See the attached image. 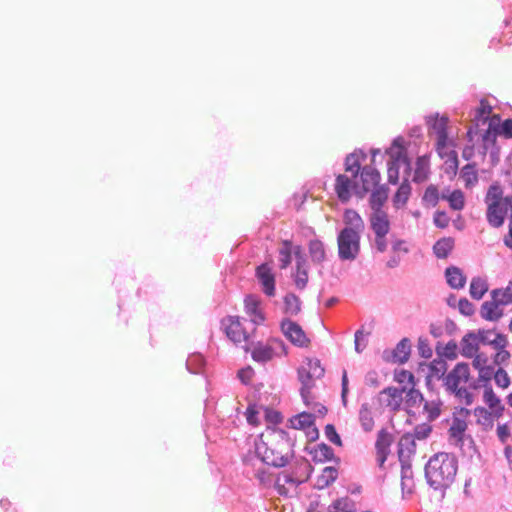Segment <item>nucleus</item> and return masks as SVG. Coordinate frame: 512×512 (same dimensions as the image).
<instances>
[{"label": "nucleus", "mask_w": 512, "mask_h": 512, "mask_svg": "<svg viewBox=\"0 0 512 512\" xmlns=\"http://www.w3.org/2000/svg\"><path fill=\"white\" fill-rule=\"evenodd\" d=\"M256 453L268 465L284 467L294 456L293 442L286 431L267 428L256 444Z\"/></svg>", "instance_id": "obj_1"}, {"label": "nucleus", "mask_w": 512, "mask_h": 512, "mask_svg": "<svg viewBox=\"0 0 512 512\" xmlns=\"http://www.w3.org/2000/svg\"><path fill=\"white\" fill-rule=\"evenodd\" d=\"M458 470V460L446 452L434 454L425 464L424 474L427 484L435 491L441 492L443 499L446 490L455 481Z\"/></svg>", "instance_id": "obj_2"}, {"label": "nucleus", "mask_w": 512, "mask_h": 512, "mask_svg": "<svg viewBox=\"0 0 512 512\" xmlns=\"http://www.w3.org/2000/svg\"><path fill=\"white\" fill-rule=\"evenodd\" d=\"M354 178L346 174H338L335 178L334 190L341 204H348L352 196L364 199L370 191V183L377 184L381 181V174L376 167L367 165L361 178Z\"/></svg>", "instance_id": "obj_3"}, {"label": "nucleus", "mask_w": 512, "mask_h": 512, "mask_svg": "<svg viewBox=\"0 0 512 512\" xmlns=\"http://www.w3.org/2000/svg\"><path fill=\"white\" fill-rule=\"evenodd\" d=\"M293 429L302 430L307 438L308 444L306 451L312 456V460L316 463L320 461L317 457L320 445L316 443L319 438V431L316 426V416L311 413L302 412L289 419Z\"/></svg>", "instance_id": "obj_4"}, {"label": "nucleus", "mask_w": 512, "mask_h": 512, "mask_svg": "<svg viewBox=\"0 0 512 512\" xmlns=\"http://www.w3.org/2000/svg\"><path fill=\"white\" fill-rule=\"evenodd\" d=\"M360 231L343 228L337 235L338 257L342 261H353L360 253Z\"/></svg>", "instance_id": "obj_5"}, {"label": "nucleus", "mask_w": 512, "mask_h": 512, "mask_svg": "<svg viewBox=\"0 0 512 512\" xmlns=\"http://www.w3.org/2000/svg\"><path fill=\"white\" fill-rule=\"evenodd\" d=\"M288 354L287 346L279 338H269L266 342H258L251 352L256 362L265 363Z\"/></svg>", "instance_id": "obj_6"}, {"label": "nucleus", "mask_w": 512, "mask_h": 512, "mask_svg": "<svg viewBox=\"0 0 512 512\" xmlns=\"http://www.w3.org/2000/svg\"><path fill=\"white\" fill-rule=\"evenodd\" d=\"M309 465L306 461L296 464L293 471L288 473L283 471L278 474L275 486L281 495H286L290 488L296 487L298 484L306 481L309 477Z\"/></svg>", "instance_id": "obj_7"}, {"label": "nucleus", "mask_w": 512, "mask_h": 512, "mask_svg": "<svg viewBox=\"0 0 512 512\" xmlns=\"http://www.w3.org/2000/svg\"><path fill=\"white\" fill-rule=\"evenodd\" d=\"M448 122L449 119L446 116H440L439 113L426 117V124L432 132L437 136L436 150L440 158H444L443 149L448 147L450 144L448 135Z\"/></svg>", "instance_id": "obj_8"}, {"label": "nucleus", "mask_w": 512, "mask_h": 512, "mask_svg": "<svg viewBox=\"0 0 512 512\" xmlns=\"http://www.w3.org/2000/svg\"><path fill=\"white\" fill-rule=\"evenodd\" d=\"M319 366L320 361L318 359L312 360L307 358L298 368V379L302 384L300 392L306 404L310 403L311 389L315 387V379L312 375V371H315Z\"/></svg>", "instance_id": "obj_9"}, {"label": "nucleus", "mask_w": 512, "mask_h": 512, "mask_svg": "<svg viewBox=\"0 0 512 512\" xmlns=\"http://www.w3.org/2000/svg\"><path fill=\"white\" fill-rule=\"evenodd\" d=\"M502 202L486 204V219L493 228H500L505 223L508 211L512 212V195L505 196Z\"/></svg>", "instance_id": "obj_10"}, {"label": "nucleus", "mask_w": 512, "mask_h": 512, "mask_svg": "<svg viewBox=\"0 0 512 512\" xmlns=\"http://www.w3.org/2000/svg\"><path fill=\"white\" fill-rule=\"evenodd\" d=\"M226 336L234 343H243L249 339V332L243 326L239 316H227L221 321Z\"/></svg>", "instance_id": "obj_11"}, {"label": "nucleus", "mask_w": 512, "mask_h": 512, "mask_svg": "<svg viewBox=\"0 0 512 512\" xmlns=\"http://www.w3.org/2000/svg\"><path fill=\"white\" fill-rule=\"evenodd\" d=\"M490 296V301H484L482 303L480 316L486 321L496 322L503 317L504 311L502 307L507 306L509 300L498 301L499 290H492Z\"/></svg>", "instance_id": "obj_12"}, {"label": "nucleus", "mask_w": 512, "mask_h": 512, "mask_svg": "<svg viewBox=\"0 0 512 512\" xmlns=\"http://www.w3.org/2000/svg\"><path fill=\"white\" fill-rule=\"evenodd\" d=\"M411 355V341L409 338H402L393 349H385L382 359L386 363L403 365L408 362Z\"/></svg>", "instance_id": "obj_13"}, {"label": "nucleus", "mask_w": 512, "mask_h": 512, "mask_svg": "<svg viewBox=\"0 0 512 512\" xmlns=\"http://www.w3.org/2000/svg\"><path fill=\"white\" fill-rule=\"evenodd\" d=\"M470 368L467 362H458L452 370H450L444 380L443 385L447 392L459 388L460 383H467L470 380Z\"/></svg>", "instance_id": "obj_14"}, {"label": "nucleus", "mask_w": 512, "mask_h": 512, "mask_svg": "<svg viewBox=\"0 0 512 512\" xmlns=\"http://www.w3.org/2000/svg\"><path fill=\"white\" fill-rule=\"evenodd\" d=\"M467 423L464 419L457 416L453 417V422L448 429L449 440L459 448L464 446L465 440H469V445L476 451V445L471 435H466Z\"/></svg>", "instance_id": "obj_15"}, {"label": "nucleus", "mask_w": 512, "mask_h": 512, "mask_svg": "<svg viewBox=\"0 0 512 512\" xmlns=\"http://www.w3.org/2000/svg\"><path fill=\"white\" fill-rule=\"evenodd\" d=\"M281 331L284 336L297 347L307 348L310 345V339L296 322L283 320L281 323Z\"/></svg>", "instance_id": "obj_16"}, {"label": "nucleus", "mask_w": 512, "mask_h": 512, "mask_svg": "<svg viewBox=\"0 0 512 512\" xmlns=\"http://www.w3.org/2000/svg\"><path fill=\"white\" fill-rule=\"evenodd\" d=\"M367 158L366 152L357 148L352 153L348 154L345 157L344 161V169L345 172L351 173L354 178H361V175L364 173V169L367 165L362 166V162Z\"/></svg>", "instance_id": "obj_17"}, {"label": "nucleus", "mask_w": 512, "mask_h": 512, "mask_svg": "<svg viewBox=\"0 0 512 512\" xmlns=\"http://www.w3.org/2000/svg\"><path fill=\"white\" fill-rule=\"evenodd\" d=\"M381 181H378L377 184L370 183V197H369V205L372 209V212L384 211L383 207L388 200L389 188L385 184H381Z\"/></svg>", "instance_id": "obj_18"}, {"label": "nucleus", "mask_w": 512, "mask_h": 512, "mask_svg": "<svg viewBox=\"0 0 512 512\" xmlns=\"http://www.w3.org/2000/svg\"><path fill=\"white\" fill-rule=\"evenodd\" d=\"M246 314L250 317L251 322L260 325L264 322L265 316L260 306V300L254 295H248L244 300Z\"/></svg>", "instance_id": "obj_19"}, {"label": "nucleus", "mask_w": 512, "mask_h": 512, "mask_svg": "<svg viewBox=\"0 0 512 512\" xmlns=\"http://www.w3.org/2000/svg\"><path fill=\"white\" fill-rule=\"evenodd\" d=\"M416 453L415 438L411 433H405L401 436L398 442V459L399 462H411V456Z\"/></svg>", "instance_id": "obj_20"}, {"label": "nucleus", "mask_w": 512, "mask_h": 512, "mask_svg": "<svg viewBox=\"0 0 512 512\" xmlns=\"http://www.w3.org/2000/svg\"><path fill=\"white\" fill-rule=\"evenodd\" d=\"M256 276L262 285L263 291L268 296L275 294V277L267 264H262L256 269Z\"/></svg>", "instance_id": "obj_21"}, {"label": "nucleus", "mask_w": 512, "mask_h": 512, "mask_svg": "<svg viewBox=\"0 0 512 512\" xmlns=\"http://www.w3.org/2000/svg\"><path fill=\"white\" fill-rule=\"evenodd\" d=\"M435 352L436 355L445 362L454 361L458 358L460 348L454 339H451L446 344L438 341L435 346Z\"/></svg>", "instance_id": "obj_22"}, {"label": "nucleus", "mask_w": 512, "mask_h": 512, "mask_svg": "<svg viewBox=\"0 0 512 512\" xmlns=\"http://www.w3.org/2000/svg\"><path fill=\"white\" fill-rule=\"evenodd\" d=\"M370 228L374 234H388L390 231V220L385 211L372 212L369 217Z\"/></svg>", "instance_id": "obj_23"}, {"label": "nucleus", "mask_w": 512, "mask_h": 512, "mask_svg": "<svg viewBox=\"0 0 512 512\" xmlns=\"http://www.w3.org/2000/svg\"><path fill=\"white\" fill-rule=\"evenodd\" d=\"M460 354L467 359L475 356L479 352L480 345L476 340V334L473 330L468 331L460 341Z\"/></svg>", "instance_id": "obj_24"}, {"label": "nucleus", "mask_w": 512, "mask_h": 512, "mask_svg": "<svg viewBox=\"0 0 512 512\" xmlns=\"http://www.w3.org/2000/svg\"><path fill=\"white\" fill-rule=\"evenodd\" d=\"M401 490L403 498L405 495L414 493V480L411 462L401 461Z\"/></svg>", "instance_id": "obj_25"}, {"label": "nucleus", "mask_w": 512, "mask_h": 512, "mask_svg": "<svg viewBox=\"0 0 512 512\" xmlns=\"http://www.w3.org/2000/svg\"><path fill=\"white\" fill-rule=\"evenodd\" d=\"M445 278L447 284L453 289H461L466 284V276L463 271L454 265H450L445 269Z\"/></svg>", "instance_id": "obj_26"}, {"label": "nucleus", "mask_w": 512, "mask_h": 512, "mask_svg": "<svg viewBox=\"0 0 512 512\" xmlns=\"http://www.w3.org/2000/svg\"><path fill=\"white\" fill-rule=\"evenodd\" d=\"M411 193H412L411 184L407 178H404L402 183L399 185V187L397 188L396 192L394 193V195L392 197L393 206L396 209H400V208L404 207L407 204V202L411 196Z\"/></svg>", "instance_id": "obj_27"}, {"label": "nucleus", "mask_w": 512, "mask_h": 512, "mask_svg": "<svg viewBox=\"0 0 512 512\" xmlns=\"http://www.w3.org/2000/svg\"><path fill=\"white\" fill-rule=\"evenodd\" d=\"M406 391V386L401 387H393L389 386L384 388L380 394H386L389 396V400L387 402V406L391 408L392 411H399L401 409V404L403 401L402 395Z\"/></svg>", "instance_id": "obj_28"}, {"label": "nucleus", "mask_w": 512, "mask_h": 512, "mask_svg": "<svg viewBox=\"0 0 512 512\" xmlns=\"http://www.w3.org/2000/svg\"><path fill=\"white\" fill-rule=\"evenodd\" d=\"M343 222L345 224L344 228L352 229L353 231H364L365 224L362 217L356 210L352 208H347L344 210Z\"/></svg>", "instance_id": "obj_29"}, {"label": "nucleus", "mask_w": 512, "mask_h": 512, "mask_svg": "<svg viewBox=\"0 0 512 512\" xmlns=\"http://www.w3.org/2000/svg\"><path fill=\"white\" fill-rule=\"evenodd\" d=\"M454 248V239L452 237H443L436 241L433 246V252L438 259H446Z\"/></svg>", "instance_id": "obj_30"}, {"label": "nucleus", "mask_w": 512, "mask_h": 512, "mask_svg": "<svg viewBox=\"0 0 512 512\" xmlns=\"http://www.w3.org/2000/svg\"><path fill=\"white\" fill-rule=\"evenodd\" d=\"M429 176V158L427 156H419L416 159V169L413 176V181L417 184L422 183L428 179Z\"/></svg>", "instance_id": "obj_31"}, {"label": "nucleus", "mask_w": 512, "mask_h": 512, "mask_svg": "<svg viewBox=\"0 0 512 512\" xmlns=\"http://www.w3.org/2000/svg\"><path fill=\"white\" fill-rule=\"evenodd\" d=\"M489 289L488 283L481 277H473L470 282L469 293L472 299L481 300Z\"/></svg>", "instance_id": "obj_32"}, {"label": "nucleus", "mask_w": 512, "mask_h": 512, "mask_svg": "<svg viewBox=\"0 0 512 512\" xmlns=\"http://www.w3.org/2000/svg\"><path fill=\"white\" fill-rule=\"evenodd\" d=\"M476 163H468L461 169V178L465 181V187L471 188L478 183V172Z\"/></svg>", "instance_id": "obj_33"}, {"label": "nucleus", "mask_w": 512, "mask_h": 512, "mask_svg": "<svg viewBox=\"0 0 512 512\" xmlns=\"http://www.w3.org/2000/svg\"><path fill=\"white\" fill-rule=\"evenodd\" d=\"M494 118L495 129L499 136L505 139H512V119L507 118L505 120H502L499 114H494Z\"/></svg>", "instance_id": "obj_34"}, {"label": "nucleus", "mask_w": 512, "mask_h": 512, "mask_svg": "<svg viewBox=\"0 0 512 512\" xmlns=\"http://www.w3.org/2000/svg\"><path fill=\"white\" fill-rule=\"evenodd\" d=\"M427 368L429 371L428 374L435 376L437 379L444 380L447 373L448 364L437 356V358L428 363Z\"/></svg>", "instance_id": "obj_35"}, {"label": "nucleus", "mask_w": 512, "mask_h": 512, "mask_svg": "<svg viewBox=\"0 0 512 512\" xmlns=\"http://www.w3.org/2000/svg\"><path fill=\"white\" fill-rule=\"evenodd\" d=\"M405 394V404L408 408H413L419 406L422 402L425 403V398L422 392L416 388V386H412L410 388L406 387Z\"/></svg>", "instance_id": "obj_36"}, {"label": "nucleus", "mask_w": 512, "mask_h": 512, "mask_svg": "<svg viewBox=\"0 0 512 512\" xmlns=\"http://www.w3.org/2000/svg\"><path fill=\"white\" fill-rule=\"evenodd\" d=\"M440 195L437 186L430 184L426 187L422 196V204L426 207H435L438 205Z\"/></svg>", "instance_id": "obj_37"}, {"label": "nucleus", "mask_w": 512, "mask_h": 512, "mask_svg": "<svg viewBox=\"0 0 512 512\" xmlns=\"http://www.w3.org/2000/svg\"><path fill=\"white\" fill-rule=\"evenodd\" d=\"M392 435L384 428H382L377 435L375 442L376 452L386 451L390 452V446L392 444Z\"/></svg>", "instance_id": "obj_38"}, {"label": "nucleus", "mask_w": 512, "mask_h": 512, "mask_svg": "<svg viewBox=\"0 0 512 512\" xmlns=\"http://www.w3.org/2000/svg\"><path fill=\"white\" fill-rule=\"evenodd\" d=\"M505 196L503 195V189L499 182H493L485 195L484 202L485 204L491 203V202H502L504 201Z\"/></svg>", "instance_id": "obj_39"}, {"label": "nucleus", "mask_w": 512, "mask_h": 512, "mask_svg": "<svg viewBox=\"0 0 512 512\" xmlns=\"http://www.w3.org/2000/svg\"><path fill=\"white\" fill-rule=\"evenodd\" d=\"M449 207L454 211H461L465 207V194L460 189H455L448 194Z\"/></svg>", "instance_id": "obj_40"}, {"label": "nucleus", "mask_w": 512, "mask_h": 512, "mask_svg": "<svg viewBox=\"0 0 512 512\" xmlns=\"http://www.w3.org/2000/svg\"><path fill=\"white\" fill-rule=\"evenodd\" d=\"M328 512H355V503L348 497L337 499L328 507Z\"/></svg>", "instance_id": "obj_41"}, {"label": "nucleus", "mask_w": 512, "mask_h": 512, "mask_svg": "<svg viewBox=\"0 0 512 512\" xmlns=\"http://www.w3.org/2000/svg\"><path fill=\"white\" fill-rule=\"evenodd\" d=\"M442 401H425L424 412L427 413L428 422H434L441 415Z\"/></svg>", "instance_id": "obj_42"}, {"label": "nucleus", "mask_w": 512, "mask_h": 512, "mask_svg": "<svg viewBox=\"0 0 512 512\" xmlns=\"http://www.w3.org/2000/svg\"><path fill=\"white\" fill-rule=\"evenodd\" d=\"M390 160L388 161L391 164H396L397 167L400 168L401 164L406 165V172L410 173L411 171V161L408 156L407 150L405 151H395L394 153L389 154Z\"/></svg>", "instance_id": "obj_43"}, {"label": "nucleus", "mask_w": 512, "mask_h": 512, "mask_svg": "<svg viewBox=\"0 0 512 512\" xmlns=\"http://www.w3.org/2000/svg\"><path fill=\"white\" fill-rule=\"evenodd\" d=\"M474 121H475V125L474 126H471L469 129H468V132H467V135L469 136V139L472 140V137L473 135L477 134L478 132V126L479 125H486L488 124L489 125V122L491 121H495V118L494 116L492 117V119L490 118L489 114H481L480 112H478L477 110H475V113H474Z\"/></svg>", "instance_id": "obj_44"}, {"label": "nucleus", "mask_w": 512, "mask_h": 512, "mask_svg": "<svg viewBox=\"0 0 512 512\" xmlns=\"http://www.w3.org/2000/svg\"><path fill=\"white\" fill-rule=\"evenodd\" d=\"M394 381L400 385L407 383L410 385V387L416 386L418 382L414 374L406 369H396L394 371Z\"/></svg>", "instance_id": "obj_45"}, {"label": "nucleus", "mask_w": 512, "mask_h": 512, "mask_svg": "<svg viewBox=\"0 0 512 512\" xmlns=\"http://www.w3.org/2000/svg\"><path fill=\"white\" fill-rule=\"evenodd\" d=\"M359 419L363 430L365 432H370L374 426V420L371 416V412L367 403L362 404L359 412Z\"/></svg>", "instance_id": "obj_46"}, {"label": "nucleus", "mask_w": 512, "mask_h": 512, "mask_svg": "<svg viewBox=\"0 0 512 512\" xmlns=\"http://www.w3.org/2000/svg\"><path fill=\"white\" fill-rule=\"evenodd\" d=\"M291 254H292V243L290 241H283L282 247L279 250V262L280 268L285 269L291 263Z\"/></svg>", "instance_id": "obj_47"}, {"label": "nucleus", "mask_w": 512, "mask_h": 512, "mask_svg": "<svg viewBox=\"0 0 512 512\" xmlns=\"http://www.w3.org/2000/svg\"><path fill=\"white\" fill-rule=\"evenodd\" d=\"M444 157H447L446 159V168L445 172L447 174H453L456 175L459 169V160H458V153L455 150H450L449 152H444Z\"/></svg>", "instance_id": "obj_48"}, {"label": "nucleus", "mask_w": 512, "mask_h": 512, "mask_svg": "<svg viewBox=\"0 0 512 512\" xmlns=\"http://www.w3.org/2000/svg\"><path fill=\"white\" fill-rule=\"evenodd\" d=\"M497 136H499V134L497 133V131L495 129V121H491V122H489L488 129L482 134V141L484 143L483 154L486 153L488 145H492V146L496 145Z\"/></svg>", "instance_id": "obj_49"}, {"label": "nucleus", "mask_w": 512, "mask_h": 512, "mask_svg": "<svg viewBox=\"0 0 512 512\" xmlns=\"http://www.w3.org/2000/svg\"><path fill=\"white\" fill-rule=\"evenodd\" d=\"M495 338L490 340V345L495 350H502L501 353H504V356L508 355V350L506 349L509 345L508 338L505 334L500 332H494Z\"/></svg>", "instance_id": "obj_50"}, {"label": "nucleus", "mask_w": 512, "mask_h": 512, "mask_svg": "<svg viewBox=\"0 0 512 512\" xmlns=\"http://www.w3.org/2000/svg\"><path fill=\"white\" fill-rule=\"evenodd\" d=\"M370 332L364 331V326H361L358 330H356L354 334V344H355V351L357 353H361L367 346L368 341L366 339V336H368Z\"/></svg>", "instance_id": "obj_51"}, {"label": "nucleus", "mask_w": 512, "mask_h": 512, "mask_svg": "<svg viewBox=\"0 0 512 512\" xmlns=\"http://www.w3.org/2000/svg\"><path fill=\"white\" fill-rule=\"evenodd\" d=\"M284 305L288 314L294 315L300 311V301L294 294H287L284 297Z\"/></svg>", "instance_id": "obj_52"}, {"label": "nucleus", "mask_w": 512, "mask_h": 512, "mask_svg": "<svg viewBox=\"0 0 512 512\" xmlns=\"http://www.w3.org/2000/svg\"><path fill=\"white\" fill-rule=\"evenodd\" d=\"M483 401L489 407V409H494L496 406L501 404V399L495 394L492 386L486 387V389H484Z\"/></svg>", "instance_id": "obj_53"}, {"label": "nucleus", "mask_w": 512, "mask_h": 512, "mask_svg": "<svg viewBox=\"0 0 512 512\" xmlns=\"http://www.w3.org/2000/svg\"><path fill=\"white\" fill-rule=\"evenodd\" d=\"M338 477V469L334 466L322 468V489L333 483Z\"/></svg>", "instance_id": "obj_54"}, {"label": "nucleus", "mask_w": 512, "mask_h": 512, "mask_svg": "<svg viewBox=\"0 0 512 512\" xmlns=\"http://www.w3.org/2000/svg\"><path fill=\"white\" fill-rule=\"evenodd\" d=\"M478 372H479L478 382H481L484 389H486V387L492 386L491 380L495 374L494 366L492 365L489 367H484V368L478 370Z\"/></svg>", "instance_id": "obj_55"}, {"label": "nucleus", "mask_w": 512, "mask_h": 512, "mask_svg": "<svg viewBox=\"0 0 512 512\" xmlns=\"http://www.w3.org/2000/svg\"><path fill=\"white\" fill-rule=\"evenodd\" d=\"M494 380H495V384L502 389L508 388L511 384V380H510L508 373L502 367H499L495 371Z\"/></svg>", "instance_id": "obj_56"}, {"label": "nucleus", "mask_w": 512, "mask_h": 512, "mask_svg": "<svg viewBox=\"0 0 512 512\" xmlns=\"http://www.w3.org/2000/svg\"><path fill=\"white\" fill-rule=\"evenodd\" d=\"M324 433L329 442L339 447L342 446L341 436L339 435V433L336 430V427L333 424L325 425Z\"/></svg>", "instance_id": "obj_57"}, {"label": "nucleus", "mask_w": 512, "mask_h": 512, "mask_svg": "<svg viewBox=\"0 0 512 512\" xmlns=\"http://www.w3.org/2000/svg\"><path fill=\"white\" fill-rule=\"evenodd\" d=\"M432 430H433V428L430 424L422 423V424H418L414 428V433L412 435L415 439L425 440L430 436V434L432 433Z\"/></svg>", "instance_id": "obj_58"}, {"label": "nucleus", "mask_w": 512, "mask_h": 512, "mask_svg": "<svg viewBox=\"0 0 512 512\" xmlns=\"http://www.w3.org/2000/svg\"><path fill=\"white\" fill-rule=\"evenodd\" d=\"M458 310L463 316L470 317L475 313V306L467 298L463 297L458 301Z\"/></svg>", "instance_id": "obj_59"}, {"label": "nucleus", "mask_w": 512, "mask_h": 512, "mask_svg": "<svg viewBox=\"0 0 512 512\" xmlns=\"http://www.w3.org/2000/svg\"><path fill=\"white\" fill-rule=\"evenodd\" d=\"M417 348L420 357L424 359H430L432 357L433 351L429 345V341L426 338L420 337L418 339Z\"/></svg>", "instance_id": "obj_60"}, {"label": "nucleus", "mask_w": 512, "mask_h": 512, "mask_svg": "<svg viewBox=\"0 0 512 512\" xmlns=\"http://www.w3.org/2000/svg\"><path fill=\"white\" fill-rule=\"evenodd\" d=\"M495 332V329H484L479 328L478 330L474 331V334H476V340L478 344L481 345H490V338L489 335L493 334Z\"/></svg>", "instance_id": "obj_61"}, {"label": "nucleus", "mask_w": 512, "mask_h": 512, "mask_svg": "<svg viewBox=\"0 0 512 512\" xmlns=\"http://www.w3.org/2000/svg\"><path fill=\"white\" fill-rule=\"evenodd\" d=\"M334 461L336 464L340 463V458L334 453V449L328 444L322 442V463Z\"/></svg>", "instance_id": "obj_62"}, {"label": "nucleus", "mask_w": 512, "mask_h": 512, "mask_svg": "<svg viewBox=\"0 0 512 512\" xmlns=\"http://www.w3.org/2000/svg\"><path fill=\"white\" fill-rule=\"evenodd\" d=\"M449 393L455 395L458 398L464 399V402L467 406L472 405L474 401V395L468 391L466 387H459L456 390L450 391Z\"/></svg>", "instance_id": "obj_63"}, {"label": "nucleus", "mask_w": 512, "mask_h": 512, "mask_svg": "<svg viewBox=\"0 0 512 512\" xmlns=\"http://www.w3.org/2000/svg\"><path fill=\"white\" fill-rule=\"evenodd\" d=\"M434 225L437 228L444 229L449 224V217L445 211H436L433 217Z\"/></svg>", "instance_id": "obj_64"}]
</instances>
